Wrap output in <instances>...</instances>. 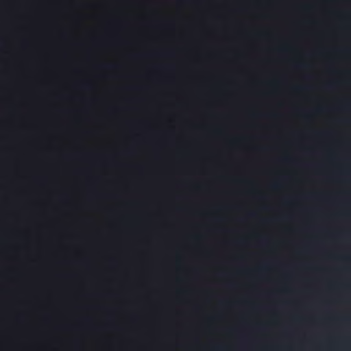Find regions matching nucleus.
Returning <instances> with one entry per match:
<instances>
[{
	"mask_svg": "<svg viewBox=\"0 0 351 351\" xmlns=\"http://www.w3.org/2000/svg\"><path fill=\"white\" fill-rule=\"evenodd\" d=\"M273 186H274V188H278V184L277 183H275V184L273 185Z\"/></svg>",
	"mask_w": 351,
	"mask_h": 351,
	"instance_id": "nucleus-1",
	"label": "nucleus"
},
{
	"mask_svg": "<svg viewBox=\"0 0 351 351\" xmlns=\"http://www.w3.org/2000/svg\"><path fill=\"white\" fill-rule=\"evenodd\" d=\"M300 89H301L300 87H297V90H300Z\"/></svg>",
	"mask_w": 351,
	"mask_h": 351,
	"instance_id": "nucleus-2",
	"label": "nucleus"
}]
</instances>
